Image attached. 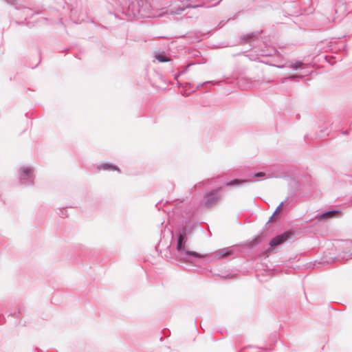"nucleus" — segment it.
Instances as JSON below:
<instances>
[{
  "label": "nucleus",
  "instance_id": "obj_1",
  "mask_svg": "<svg viewBox=\"0 0 352 352\" xmlns=\"http://www.w3.org/2000/svg\"><path fill=\"white\" fill-rule=\"evenodd\" d=\"M221 187L206 192L204 196V206L207 208L217 206L222 199Z\"/></svg>",
  "mask_w": 352,
  "mask_h": 352
},
{
  "label": "nucleus",
  "instance_id": "obj_2",
  "mask_svg": "<svg viewBox=\"0 0 352 352\" xmlns=\"http://www.w3.org/2000/svg\"><path fill=\"white\" fill-rule=\"evenodd\" d=\"M185 242H186V235L185 233L180 234L178 239V243L177 245V250L182 254H185L186 255L192 256L196 258H204L205 256L200 253H197L193 251H188L185 250Z\"/></svg>",
  "mask_w": 352,
  "mask_h": 352
},
{
  "label": "nucleus",
  "instance_id": "obj_3",
  "mask_svg": "<svg viewBox=\"0 0 352 352\" xmlns=\"http://www.w3.org/2000/svg\"><path fill=\"white\" fill-rule=\"evenodd\" d=\"M293 234V232H286L283 234L278 235L274 239H272L270 243L271 246H275L278 245L285 241H287L292 235Z\"/></svg>",
  "mask_w": 352,
  "mask_h": 352
},
{
  "label": "nucleus",
  "instance_id": "obj_4",
  "mask_svg": "<svg viewBox=\"0 0 352 352\" xmlns=\"http://www.w3.org/2000/svg\"><path fill=\"white\" fill-rule=\"evenodd\" d=\"M232 254V250H221L214 254V258L221 260Z\"/></svg>",
  "mask_w": 352,
  "mask_h": 352
},
{
  "label": "nucleus",
  "instance_id": "obj_5",
  "mask_svg": "<svg viewBox=\"0 0 352 352\" xmlns=\"http://www.w3.org/2000/svg\"><path fill=\"white\" fill-rule=\"evenodd\" d=\"M32 175V171L30 168H23L21 169V179H27L30 177H31Z\"/></svg>",
  "mask_w": 352,
  "mask_h": 352
},
{
  "label": "nucleus",
  "instance_id": "obj_6",
  "mask_svg": "<svg viewBox=\"0 0 352 352\" xmlns=\"http://www.w3.org/2000/svg\"><path fill=\"white\" fill-rule=\"evenodd\" d=\"M156 59L161 62V63H165L170 60V58H168L165 54H159L155 56Z\"/></svg>",
  "mask_w": 352,
  "mask_h": 352
},
{
  "label": "nucleus",
  "instance_id": "obj_7",
  "mask_svg": "<svg viewBox=\"0 0 352 352\" xmlns=\"http://www.w3.org/2000/svg\"><path fill=\"white\" fill-rule=\"evenodd\" d=\"M302 65H303L302 62H301V61H296L294 63L289 64L288 67L289 68H291V69L296 70V69H298L301 68Z\"/></svg>",
  "mask_w": 352,
  "mask_h": 352
},
{
  "label": "nucleus",
  "instance_id": "obj_8",
  "mask_svg": "<svg viewBox=\"0 0 352 352\" xmlns=\"http://www.w3.org/2000/svg\"><path fill=\"white\" fill-rule=\"evenodd\" d=\"M247 182H248L247 180H242V179H234V180H232V181H231L230 182H228L226 184V186H229L238 185V184L245 183Z\"/></svg>",
  "mask_w": 352,
  "mask_h": 352
},
{
  "label": "nucleus",
  "instance_id": "obj_9",
  "mask_svg": "<svg viewBox=\"0 0 352 352\" xmlns=\"http://www.w3.org/2000/svg\"><path fill=\"white\" fill-rule=\"evenodd\" d=\"M256 36V34L254 32H252V33L243 34V36H241V38L243 41H246L250 38H254Z\"/></svg>",
  "mask_w": 352,
  "mask_h": 352
},
{
  "label": "nucleus",
  "instance_id": "obj_10",
  "mask_svg": "<svg viewBox=\"0 0 352 352\" xmlns=\"http://www.w3.org/2000/svg\"><path fill=\"white\" fill-rule=\"evenodd\" d=\"M338 213H339V211L337 210L327 212L322 214L321 218H330Z\"/></svg>",
  "mask_w": 352,
  "mask_h": 352
},
{
  "label": "nucleus",
  "instance_id": "obj_11",
  "mask_svg": "<svg viewBox=\"0 0 352 352\" xmlns=\"http://www.w3.org/2000/svg\"><path fill=\"white\" fill-rule=\"evenodd\" d=\"M283 204H280L276 208V211L274 212L272 217H274L278 212H279L281 210Z\"/></svg>",
  "mask_w": 352,
  "mask_h": 352
},
{
  "label": "nucleus",
  "instance_id": "obj_12",
  "mask_svg": "<svg viewBox=\"0 0 352 352\" xmlns=\"http://www.w3.org/2000/svg\"><path fill=\"white\" fill-rule=\"evenodd\" d=\"M252 83H249L248 85H247L246 86H242L240 85V87L243 89H250V87H252Z\"/></svg>",
  "mask_w": 352,
  "mask_h": 352
},
{
  "label": "nucleus",
  "instance_id": "obj_13",
  "mask_svg": "<svg viewBox=\"0 0 352 352\" xmlns=\"http://www.w3.org/2000/svg\"><path fill=\"white\" fill-rule=\"evenodd\" d=\"M297 78H299V76L292 75L288 77V78L290 80H294Z\"/></svg>",
  "mask_w": 352,
  "mask_h": 352
},
{
  "label": "nucleus",
  "instance_id": "obj_14",
  "mask_svg": "<svg viewBox=\"0 0 352 352\" xmlns=\"http://www.w3.org/2000/svg\"><path fill=\"white\" fill-rule=\"evenodd\" d=\"M265 175V173L263 172H259L255 175V177H263Z\"/></svg>",
  "mask_w": 352,
  "mask_h": 352
},
{
  "label": "nucleus",
  "instance_id": "obj_15",
  "mask_svg": "<svg viewBox=\"0 0 352 352\" xmlns=\"http://www.w3.org/2000/svg\"><path fill=\"white\" fill-rule=\"evenodd\" d=\"M8 3L14 4L16 0H6Z\"/></svg>",
  "mask_w": 352,
  "mask_h": 352
},
{
  "label": "nucleus",
  "instance_id": "obj_16",
  "mask_svg": "<svg viewBox=\"0 0 352 352\" xmlns=\"http://www.w3.org/2000/svg\"><path fill=\"white\" fill-rule=\"evenodd\" d=\"M348 133H349L348 131H343L342 132V135H347Z\"/></svg>",
  "mask_w": 352,
  "mask_h": 352
},
{
  "label": "nucleus",
  "instance_id": "obj_17",
  "mask_svg": "<svg viewBox=\"0 0 352 352\" xmlns=\"http://www.w3.org/2000/svg\"><path fill=\"white\" fill-rule=\"evenodd\" d=\"M279 68H283L284 66H278Z\"/></svg>",
  "mask_w": 352,
  "mask_h": 352
}]
</instances>
